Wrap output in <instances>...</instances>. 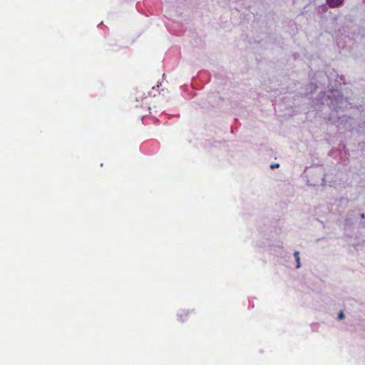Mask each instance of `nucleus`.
<instances>
[{"mask_svg": "<svg viewBox=\"0 0 365 365\" xmlns=\"http://www.w3.org/2000/svg\"><path fill=\"white\" fill-rule=\"evenodd\" d=\"M344 0H327V4L331 8H335L342 4Z\"/></svg>", "mask_w": 365, "mask_h": 365, "instance_id": "f257e3e1", "label": "nucleus"}, {"mask_svg": "<svg viewBox=\"0 0 365 365\" xmlns=\"http://www.w3.org/2000/svg\"><path fill=\"white\" fill-rule=\"evenodd\" d=\"M294 256L295 257V259H296V262H297V265H296V267L297 268H299L300 267V259H299V252L296 251L294 253Z\"/></svg>", "mask_w": 365, "mask_h": 365, "instance_id": "f03ea898", "label": "nucleus"}, {"mask_svg": "<svg viewBox=\"0 0 365 365\" xmlns=\"http://www.w3.org/2000/svg\"><path fill=\"white\" fill-rule=\"evenodd\" d=\"M338 318H339V319H344V313H343V312H342V311H341V312L339 313V314H338Z\"/></svg>", "mask_w": 365, "mask_h": 365, "instance_id": "7ed1b4c3", "label": "nucleus"}, {"mask_svg": "<svg viewBox=\"0 0 365 365\" xmlns=\"http://www.w3.org/2000/svg\"><path fill=\"white\" fill-rule=\"evenodd\" d=\"M279 165L278 163H274L270 165V168L272 169H274V168H279Z\"/></svg>", "mask_w": 365, "mask_h": 365, "instance_id": "20e7f679", "label": "nucleus"}]
</instances>
